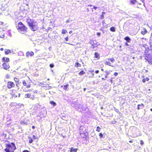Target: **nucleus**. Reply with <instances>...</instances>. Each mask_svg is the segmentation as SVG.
Masks as SVG:
<instances>
[{"label": "nucleus", "instance_id": "nucleus-3", "mask_svg": "<svg viewBox=\"0 0 152 152\" xmlns=\"http://www.w3.org/2000/svg\"><path fill=\"white\" fill-rule=\"evenodd\" d=\"M80 135L81 138L86 140L88 136V134L86 131V128L82 126L80 129Z\"/></svg>", "mask_w": 152, "mask_h": 152}, {"label": "nucleus", "instance_id": "nucleus-56", "mask_svg": "<svg viewBox=\"0 0 152 152\" xmlns=\"http://www.w3.org/2000/svg\"><path fill=\"white\" fill-rule=\"evenodd\" d=\"M150 110H151V111H152V108H151V109H150Z\"/></svg>", "mask_w": 152, "mask_h": 152}, {"label": "nucleus", "instance_id": "nucleus-61", "mask_svg": "<svg viewBox=\"0 0 152 152\" xmlns=\"http://www.w3.org/2000/svg\"><path fill=\"white\" fill-rule=\"evenodd\" d=\"M87 10H88V11H89L88 10V9H87Z\"/></svg>", "mask_w": 152, "mask_h": 152}, {"label": "nucleus", "instance_id": "nucleus-34", "mask_svg": "<svg viewBox=\"0 0 152 152\" xmlns=\"http://www.w3.org/2000/svg\"><path fill=\"white\" fill-rule=\"evenodd\" d=\"M101 128L99 126H98L96 127V131L99 132L100 131Z\"/></svg>", "mask_w": 152, "mask_h": 152}, {"label": "nucleus", "instance_id": "nucleus-29", "mask_svg": "<svg viewBox=\"0 0 152 152\" xmlns=\"http://www.w3.org/2000/svg\"><path fill=\"white\" fill-rule=\"evenodd\" d=\"M67 32V31L66 30L63 29L62 30L61 34H65Z\"/></svg>", "mask_w": 152, "mask_h": 152}, {"label": "nucleus", "instance_id": "nucleus-57", "mask_svg": "<svg viewBox=\"0 0 152 152\" xmlns=\"http://www.w3.org/2000/svg\"><path fill=\"white\" fill-rule=\"evenodd\" d=\"M20 93L19 94V96H20Z\"/></svg>", "mask_w": 152, "mask_h": 152}, {"label": "nucleus", "instance_id": "nucleus-27", "mask_svg": "<svg viewBox=\"0 0 152 152\" xmlns=\"http://www.w3.org/2000/svg\"><path fill=\"white\" fill-rule=\"evenodd\" d=\"M105 13L104 12H102V15L100 16V19H103L104 18V15L105 14Z\"/></svg>", "mask_w": 152, "mask_h": 152}, {"label": "nucleus", "instance_id": "nucleus-38", "mask_svg": "<svg viewBox=\"0 0 152 152\" xmlns=\"http://www.w3.org/2000/svg\"><path fill=\"white\" fill-rule=\"evenodd\" d=\"M140 144L141 145H142L144 144V142H143V141L142 140H140Z\"/></svg>", "mask_w": 152, "mask_h": 152}, {"label": "nucleus", "instance_id": "nucleus-14", "mask_svg": "<svg viewBox=\"0 0 152 152\" xmlns=\"http://www.w3.org/2000/svg\"><path fill=\"white\" fill-rule=\"evenodd\" d=\"M94 58L97 59H99L100 58V54L98 52H95L94 54Z\"/></svg>", "mask_w": 152, "mask_h": 152}, {"label": "nucleus", "instance_id": "nucleus-37", "mask_svg": "<svg viewBox=\"0 0 152 152\" xmlns=\"http://www.w3.org/2000/svg\"><path fill=\"white\" fill-rule=\"evenodd\" d=\"M33 139H38V137L37 136H36L34 135H33Z\"/></svg>", "mask_w": 152, "mask_h": 152}, {"label": "nucleus", "instance_id": "nucleus-17", "mask_svg": "<svg viewBox=\"0 0 152 152\" xmlns=\"http://www.w3.org/2000/svg\"><path fill=\"white\" fill-rule=\"evenodd\" d=\"M78 150V148H74L73 147H72L70 148L69 151L70 152H77Z\"/></svg>", "mask_w": 152, "mask_h": 152}, {"label": "nucleus", "instance_id": "nucleus-50", "mask_svg": "<svg viewBox=\"0 0 152 152\" xmlns=\"http://www.w3.org/2000/svg\"><path fill=\"white\" fill-rule=\"evenodd\" d=\"M110 82H111V83H112V82H113V81H112V78H111V79L110 80Z\"/></svg>", "mask_w": 152, "mask_h": 152}, {"label": "nucleus", "instance_id": "nucleus-51", "mask_svg": "<svg viewBox=\"0 0 152 152\" xmlns=\"http://www.w3.org/2000/svg\"><path fill=\"white\" fill-rule=\"evenodd\" d=\"M129 142L130 143H131V142H133V141L132 140H130L129 141Z\"/></svg>", "mask_w": 152, "mask_h": 152}, {"label": "nucleus", "instance_id": "nucleus-46", "mask_svg": "<svg viewBox=\"0 0 152 152\" xmlns=\"http://www.w3.org/2000/svg\"><path fill=\"white\" fill-rule=\"evenodd\" d=\"M32 91V90H31V89H30V90H27V91H26V92H28V91Z\"/></svg>", "mask_w": 152, "mask_h": 152}, {"label": "nucleus", "instance_id": "nucleus-11", "mask_svg": "<svg viewBox=\"0 0 152 152\" xmlns=\"http://www.w3.org/2000/svg\"><path fill=\"white\" fill-rule=\"evenodd\" d=\"M27 80H23L22 81V84L23 86H26V88H29L31 86V85L30 84H28V85H27L26 82H27Z\"/></svg>", "mask_w": 152, "mask_h": 152}, {"label": "nucleus", "instance_id": "nucleus-22", "mask_svg": "<svg viewBox=\"0 0 152 152\" xmlns=\"http://www.w3.org/2000/svg\"><path fill=\"white\" fill-rule=\"evenodd\" d=\"M11 53V51L9 49H6L5 50V53L7 55Z\"/></svg>", "mask_w": 152, "mask_h": 152}, {"label": "nucleus", "instance_id": "nucleus-6", "mask_svg": "<svg viewBox=\"0 0 152 152\" xmlns=\"http://www.w3.org/2000/svg\"><path fill=\"white\" fill-rule=\"evenodd\" d=\"M34 93V92H33L31 93L26 94L25 95V97L26 98H30L32 100H34L35 98Z\"/></svg>", "mask_w": 152, "mask_h": 152}, {"label": "nucleus", "instance_id": "nucleus-9", "mask_svg": "<svg viewBox=\"0 0 152 152\" xmlns=\"http://www.w3.org/2000/svg\"><path fill=\"white\" fill-rule=\"evenodd\" d=\"M3 69L5 70H7L10 68V66L8 63L4 62L2 64Z\"/></svg>", "mask_w": 152, "mask_h": 152}, {"label": "nucleus", "instance_id": "nucleus-2", "mask_svg": "<svg viewBox=\"0 0 152 152\" xmlns=\"http://www.w3.org/2000/svg\"><path fill=\"white\" fill-rule=\"evenodd\" d=\"M4 151L6 152H14L16 148L15 144L13 142H9L5 144Z\"/></svg>", "mask_w": 152, "mask_h": 152}, {"label": "nucleus", "instance_id": "nucleus-45", "mask_svg": "<svg viewBox=\"0 0 152 152\" xmlns=\"http://www.w3.org/2000/svg\"><path fill=\"white\" fill-rule=\"evenodd\" d=\"M93 8H94V9H95V10H96V9H97V7H95V6H94Z\"/></svg>", "mask_w": 152, "mask_h": 152}, {"label": "nucleus", "instance_id": "nucleus-32", "mask_svg": "<svg viewBox=\"0 0 152 152\" xmlns=\"http://www.w3.org/2000/svg\"><path fill=\"white\" fill-rule=\"evenodd\" d=\"M5 78L6 79H10V76L8 74H6L5 75Z\"/></svg>", "mask_w": 152, "mask_h": 152}, {"label": "nucleus", "instance_id": "nucleus-16", "mask_svg": "<svg viewBox=\"0 0 152 152\" xmlns=\"http://www.w3.org/2000/svg\"><path fill=\"white\" fill-rule=\"evenodd\" d=\"M94 72L93 70H89L88 71V74L91 75L89 76V77H93L94 75Z\"/></svg>", "mask_w": 152, "mask_h": 152}, {"label": "nucleus", "instance_id": "nucleus-44", "mask_svg": "<svg viewBox=\"0 0 152 152\" xmlns=\"http://www.w3.org/2000/svg\"><path fill=\"white\" fill-rule=\"evenodd\" d=\"M96 34H97V35L99 36L100 35V33L99 32H98L96 33Z\"/></svg>", "mask_w": 152, "mask_h": 152}, {"label": "nucleus", "instance_id": "nucleus-53", "mask_svg": "<svg viewBox=\"0 0 152 152\" xmlns=\"http://www.w3.org/2000/svg\"><path fill=\"white\" fill-rule=\"evenodd\" d=\"M72 31H70L69 32V34H70L71 33H72Z\"/></svg>", "mask_w": 152, "mask_h": 152}, {"label": "nucleus", "instance_id": "nucleus-39", "mask_svg": "<svg viewBox=\"0 0 152 152\" xmlns=\"http://www.w3.org/2000/svg\"><path fill=\"white\" fill-rule=\"evenodd\" d=\"M50 66L52 68L54 67V65H53V64H50Z\"/></svg>", "mask_w": 152, "mask_h": 152}, {"label": "nucleus", "instance_id": "nucleus-49", "mask_svg": "<svg viewBox=\"0 0 152 152\" xmlns=\"http://www.w3.org/2000/svg\"><path fill=\"white\" fill-rule=\"evenodd\" d=\"M32 129H34L35 128V126H33L32 127Z\"/></svg>", "mask_w": 152, "mask_h": 152}, {"label": "nucleus", "instance_id": "nucleus-42", "mask_svg": "<svg viewBox=\"0 0 152 152\" xmlns=\"http://www.w3.org/2000/svg\"><path fill=\"white\" fill-rule=\"evenodd\" d=\"M95 72L96 74H98L99 72V70H96L95 71Z\"/></svg>", "mask_w": 152, "mask_h": 152}, {"label": "nucleus", "instance_id": "nucleus-28", "mask_svg": "<svg viewBox=\"0 0 152 152\" xmlns=\"http://www.w3.org/2000/svg\"><path fill=\"white\" fill-rule=\"evenodd\" d=\"M28 138L29 139L28 142H29V143H32L33 142V140L32 139V138L31 137H28Z\"/></svg>", "mask_w": 152, "mask_h": 152}, {"label": "nucleus", "instance_id": "nucleus-59", "mask_svg": "<svg viewBox=\"0 0 152 152\" xmlns=\"http://www.w3.org/2000/svg\"><path fill=\"white\" fill-rule=\"evenodd\" d=\"M47 80H50V79H49V78H48V79H47Z\"/></svg>", "mask_w": 152, "mask_h": 152}, {"label": "nucleus", "instance_id": "nucleus-4", "mask_svg": "<svg viewBox=\"0 0 152 152\" xmlns=\"http://www.w3.org/2000/svg\"><path fill=\"white\" fill-rule=\"evenodd\" d=\"M16 27L17 30L20 33L24 34L27 31L28 27L24 25L21 22H20L18 23Z\"/></svg>", "mask_w": 152, "mask_h": 152}, {"label": "nucleus", "instance_id": "nucleus-23", "mask_svg": "<svg viewBox=\"0 0 152 152\" xmlns=\"http://www.w3.org/2000/svg\"><path fill=\"white\" fill-rule=\"evenodd\" d=\"M110 30L112 32H115V28L114 27L112 26L110 28Z\"/></svg>", "mask_w": 152, "mask_h": 152}, {"label": "nucleus", "instance_id": "nucleus-5", "mask_svg": "<svg viewBox=\"0 0 152 152\" xmlns=\"http://www.w3.org/2000/svg\"><path fill=\"white\" fill-rule=\"evenodd\" d=\"M115 61V60L113 58H108L104 62V64L105 65L113 67L114 66L112 65V63H114Z\"/></svg>", "mask_w": 152, "mask_h": 152}, {"label": "nucleus", "instance_id": "nucleus-26", "mask_svg": "<svg viewBox=\"0 0 152 152\" xmlns=\"http://www.w3.org/2000/svg\"><path fill=\"white\" fill-rule=\"evenodd\" d=\"M149 79V78L147 77L143 79L142 80V81L143 83L145 82L146 81H148Z\"/></svg>", "mask_w": 152, "mask_h": 152}, {"label": "nucleus", "instance_id": "nucleus-31", "mask_svg": "<svg viewBox=\"0 0 152 152\" xmlns=\"http://www.w3.org/2000/svg\"><path fill=\"white\" fill-rule=\"evenodd\" d=\"M85 73V72L83 70H81L79 72V75H83Z\"/></svg>", "mask_w": 152, "mask_h": 152}, {"label": "nucleus", "instance_id": "nucleus-54", "mask_svg": "<svg viewBox=\"0 0 152 152\" xmlns=\"http://www.w3.org/2000/svg\"><path fill=\"white\" fill-rule=\"evenodd\" d=\"M144 0H141V1H142V2H144Z\"/></svg>", "mask_w": 152, "mask_h": 152}, {"label": "nucleus", "instance_id": "nucleus-35", "mask_svg": "<svg viewBox=\"0 0 152 152\" xmlns=\"http://www.w3.org/2000/svg\"><path fill=\"white\" fill-rule=\"evenodd\" d=\"M107 75H108V74H106L104 75V77H102V79L103 80H105V78H107Z\"/></svg>", "mask_w": 152, "mask_h": 152}, {"label": "nucleus", "instance_id": "nucleus-18", "mask_svg": "<svg viewBox=\"0 0 152 152\" xmlns=\"http://www.w3.org/2000/svg\"><path fill=\"white\" fill-rule=\"evenodd\" d=\"M143 31H142L141 32V33L143 35H145L147 32V31L145 28H143L142 29Z\"/></svg>", "mask_w": 152, "mask_h": 152}, {"label": "nucleus", "instance_id": "nucleus-12", "mask_svg": "<svg viewBox=\"0 0 152 152\" xmlns=\"http://www.w3.org/2000/svg\"><path fill=\"white\" fill-rule=\"evenodd\" d=\"M34 55V52L32 51H27L26 53V56L27 58L29 56H32Z\"/></svg>", "mask_w": 152, "mask_h": 152}, {"label": "nucleus", "instance_id": "nucleus-10", "mask_svg": "<svg viewBox=\"0 0 152 152\" xmlns=\"http://www.w3.org/2000/svg\"><path fill=\"white\" fill-rule=\"evenodd\" d=\"M17 91L14 89L10 90V94L13 97H17Z\"/></svg>", "mask_w": 152, "mask_h": 152}, {"label": "nucleus", "instance_id": "nucleus-19", "mask_svg": "<svg viewBox=\"0 0 152 152\" xmlns=\"http://www.w3.org/2000/svg\"><path fill=\"white\" fill-rule=\"evenodd\" d=\"M140 106H142V107H144V105L142 103H141V104H138L137 107V109L138 110H139L140 109L142 108L140 107Z\"/></svg>", "mask_w": 152, "mask_h": 152}, {"label": "nucleus", "instance_id": "nucleus-47", "mask_svg": "<svg viewBox=\"0 0 152 152\" xmlns=\"http://www.w3.org/2000/svg\"><path fill=\"white\" fill-rule=\"evenodd\" d=\"M125 45H126V46H128V43H127V42L125 43Z\"/></svg>", "mask_w": 152, "mask_h": 152}, {"label": "nucleus", "instance_id": "nucleus-15", "mask_svg": "<svg viewBox=\"0 0 152 152\" xmlns=\"http://www.w3.org/2000/svg\"><path fill=\"white\" fill-rule=\"evenodd\" d=\"M4 37V31L1 29H0V37L3 38Z\"/></svg>", "mask_w": 152, "mask_h": 152}, {"label": "nucleus", "instance_id": "nucleus-25", "mask_svg": "<svg viewBox=\"0 0 152 152\" xmlns=\"http://www.w3.org/2000/svg\"><path fill=\"white\" fill-rule=\"evenodd\" d=\"M81 66V64L79 63L78 62H76L75 63V67L77 68L78 67H80Z\"/></svg>", "mask_w": 152, "mask_h": 152}, {"label": "nucleus", "instance_id": "nucleus-55", "mask_svg": "<svg viewBox=\"0 0 152 152\" xmlns=\"http://www.w3.org/2000/svg\"><path fill=\"white\" fill-rule=\"evenodd\" d=\"M66 44H70L69 43H67V42H66Z\"/></svg>", "mask_w": 152, "mask_h": 152}, {"label": "nucleus", "instance_id": "nucleus-60", "mask_svg": "<svg viewBox=\"0 0 152 152\" xmlns=\"http://www.w3.org/2000/svg\"><path fill=\"white\" fill-rule=\"evenodd\" d=\"M88 6H91V7L92 6H91V5H88Z\"/></svg>", "mask_w": 152, "mask_h": 152}, {"label": "nucleus", "instance_id": "nucleus-7", "mask_svg": "<svg viewBox=\"0 0 152 152\" xmlns=\"http://www.w3.org/2000/svg\"><path fill=\"white\" fill-rule=\"evenodd\" d=\"M15 86L14 83L11 81H9L7 82V87L8 89H11L12 88L14 87Z\"/></svg>", "mask_w": 152, "mask_h": 152}, {"label": "nucleus", "instance_id": "nucleus-48", "mask_svg": "<svg viewBox=\"0 0 152 152\" xmlns=\"http://www.w3.org/2000/svg\"><path fill=\"white\" fill-rule=\"evenodd\" d=\"M0 50L1 51H3L4 50V49L3 48H0Z\"/></svg>", "mask_w": 152, "mask_h": 152}, {"label": "nucleus", "instance_id": "nucleus-43", "mask_svg": "<svg viewBox=\"0 0 152 152\" xmlns=\"http://www.w3.org/2000/svg\"><path fill=\"white\" fill-rule=\"evenodd\" d=\"M22 152H29L27 150H24L23 151H22Z\"/></svg>", "mask_w": 152, "mask_h": 152}, {"label": "nucleus", "instance_id": "nucleus-20", "mask_svg": "<svg viewBox=\"0 0 152 152\" xmlns=\"http://www.w3.org/2000/svg\"><path fill=\"white\" fill-rule=\"evenodd\" d=\"M68 86L69 85L68 84H66L65 85L61 86V87H63L64 89V90H66Z\"/></svg>", "mask_w": 152, "mask_h": 152}, {"label": "nucleus", "instance_id": "nucleus-21", "mask_svg": "<svg viewBox=\"0 0 152 152\" xmlns=\"http://www.w3.org/2000/svg\"><path fill=\"white\" fill-rule=\"evenodd\" d=\"M124 39L128 42H130V41L131 40L130 38L128 36H126L125 37Z\"/></svg>", "mask_w": 152, "mask_h": 152}, {"label": "nucleus", "instance_id": "nucleus-33", "mask_svg": "<svg viewBox=\"0 0 152 152\" xmlns=\"http://www.w3.org/2000/svg\"><path fill=\"white\" fill-rule=\"evenodd\" d=\"M136 1V0H130V3L132 4H134Z\"/></svg>", "mask_w": 152, "mask_h": 152}, {"label": "nucleus", "instance_id": "nucleus-30", "mask_svg": "<svg viewBox=\"0 0 152 152\" xmlns=\"http://www.w3.org/2000/svg\"><path fill=\"white\" fill-rule=\"evenodd\" d=\"M50 104H52L54 106H55L56 105V103L55 102L53 101H50Z\"/></svg>", "mask_w": 152, "mask_h": 152}, {"label": "nucleus", "instance_id": "nucleus-58", "mask_svg": "<svg viewBox=\"0 0 152 152\" xmlns=\"http://www.w3.org/2000/svg\"><path fill=\"white\" fill-rule=\"evenodd\" d=\"M103 75L102 74H101V76H102V75Z\"/></svg>", "mask_w": 152, "mask_h": 152}, {"label": "nucleus", "instance_id": "nucleus-52", "mask_svg": "<svg viewBox=\"0 0 152 152\" xmlns=\"http://www.w3.org/2000/svg\"><path fill=\"white\" fill-rule=\"evenodd\" d=\"M101 70L102 71H103L104 70V69H103L102 68V69H101Z\"/></svg>", "mask_w": 152, "mask_h": 152}, {"label": "nucleus", "instance_id": "nucleus-41", "mask_svg": "<svg viewBox=\"0 0 152 152\" xmlns=\"http://www.w3.org/2000/svg\"><path fill=\"white\" fill-rule=\"evenodd\" d=\"M114 75L115 76H117L118 75V73L117 72H115L114 73Z\"/></svg>", "mask_w": 152, "mask_h": 152}, {"label": "nucleus", "instance_id": "nucleus-1", "mask_svg": "<svg viewBox=\"0 0 152 152\" xmlns=\"http://www.w3.org/2000/svg\"><path fill=\"white\" fill-rule=\"evenodd\" d=\"M26 22L32 31H34L38 30L39 27L37 23L34 20L28 18L26 20Z\"/></svg>", "mask_w": 152, "mask_h": 152}, {"label": "nucleus", "instance_id": "nucleus-13", "mask_svg": "<svg viewBox=\"0 0 152 152\" xmlns=\"http://www.w3.org/2000/svg\"><path fill=\"white\" fill-rule=\"evenodd\" d=\"M2 62L8 63L10 61V59L8 58L3 57L2 58Z\"/></svg>", "mask_w": 152, "mask_h": 152}, {"label": "nucleus", "instance_id": "nucleus-36", "mask_svg": "<svg viewBox=\"0 0 152 152\" xmlns=\"http://www.w3.org/2000/svg\"><path fill=\"white\" fill-rule=\"evenodd\" d=\"M99 136L100 138H102L103 137V134L102 133H100L99 134Z\"/></svg>", "mask_w": 152, "mask_h": 152}, {"label": "nucleus", "instance_id": "nucleus-40", "mask_svg": "<svg viewBox=\"0 0 152 152\" xmlns=\"http://www.w3.org/2000/svg\"><path fill=\"white\" fill-rule=\"evenodd\" d=\"M65 40L66 41H68V37L67 36L65 38Z\"/></svg>", "mask_w": 152, "mask_h": 152}, {"label": "nucleus", "instance_id": "nucleus-24", "mask_svg": "<svg viewBox=\"0 0 152 152\" xmlns=\"http://www.w3.org/2000/svg\"><path fill=\"white\" fill-rule=\"evenodd\" d=\"M14 80L15 83H18L19 82V79L18 78L14 77L13 78Z\"/></svg>", "mask_w": 152, "mask_h": 152}, {"label": "nucleus", "instance_id": "nucleus-8", "mask_svg": "<svg viewBox=\"0 0 152 152\" xmlns=\"http://www.w3.org/2000/svg\"><path fill=\"white\" fill-rule=\"evenodd\" d=\"M91 48L92 49H94L95 48H96L98 45L97 43L96 40H93L91 41Z\"/></svg>", "mask_w": 152, "mask_h": 152}]
</instances>
